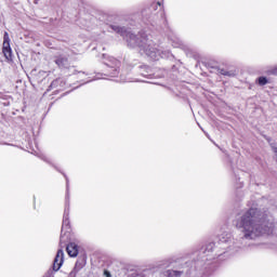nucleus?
Returning a JSON list of instances; mask_svg holds the SVG:
<instances>
[{
	"label": "nucleus",
	"instance_id": "obj_1",
	"mask_svg": "<svg viewBox=\"0 0 277 277\" xmlns=\"http://www.w3.org/2000/svg\"><path fill=\"white\" fill-rule=\"evenodd\" d=\"M238 226L242 228L243 239H256L263 237V235H272L274 233L272 216L254 208L242 214Z\"/></svg>",
	"mask_w": 277,
	"mask_h": 277
},
{
	"label": "nucleus",
	"instance_id": "obj_2",
	"mask_svg": "<svg viewBox=\"0 0 277 277\" xmlns=\"http://www.w3.org/2000/svg\"><path fill=\"white\" fill-rule=\"evenodd\" d=\"M113 31H116L117 34H121L123 38H126L128 44L132 48L138 47L140 52L147 57H150L151 60H159V57H166V55L161 54V51L155 48V43L153 40L133 35L131 31H127L126 28H122L120 26H111Z\"/></svg>",
	"mask_w": 277,
	"mask_h": 277
},
{
	"label": "nucleus",
	"instance_id": "obj_3",
	"mask_svg": "<svg viewBox=\"0 0 277 277\" xmlns=\"http://www.w3.org/2000/svg\"><path fill=\"white\" fill-rule=\"evenodd\" d=\"M217 246L221 250H233L235 248V241H233V235L228 232H224L223 234L219 235Z\"/></svg>",
	"mask_w": 277,
	"mask_h": 277
},
{
	"label": "nucleus",
	"instance_id": "obj_4",
	"mask_svg": "<svg viewBox=\"0 0 277 277\" xmlns=\"http://www.w3.org/2000/svg\"><path fill=\"white\" fill-rule=\"evenodd\" d=\"M2 52L5 60H12V47H10V35L4 32Z\"/></svg>",
	"mask_w": 277,
	"mask_h": 277
},
{
	"label": "nucleus",
	"instance_id": "obj_5",
	"mask_svg": "<svg viewBox=\"0 0 277 277\" xmlns=\"http://www.w3.org/2000/svg\"><path fill=\"white\" fill-rule=\"evenodd\" d=\"M104 64L109 68H114L113 77H116V74L118 72V68H120V61H118L114 56H107L106 60L104 61Z\"/></svg>",
	"mask_w": 277,
	"mask_h": 277
},
{
	"label": "nucleus",
	"instance_id": "obj_6",
	"mask_svg": "<svg viewBox=\"0 0 277 277\" xmlns=\"http://www.w3.org/2000/svg\"><path fill=\"white\" fill-rule=\"evenodd\" d=\"M63 264H64V250L60 249L56 253V256L53 263L54 272H60Z\"/></svg>",
	"mask_w": 277,
	"mask_h": 277
},
{
	"label": "nucleus",
	"instance_id": "obj_7",
	"mask_svg": "<svg viewBox=\"0 0 277 277\" xmlns=\"http://www.w3.org/2000/svg\"><path fill=\"white\" fill-rule=\"evenodd\" d=\"M64 230H65V233H68V230H70V221L68 220L67 214H64V216H63V226H62L61 239H64Z\"/></svg>",
	"mask_w": 277,
	"mask_h": 277
},
{
	"label": "nucleus",
	"instance_id": "obj_8",
	"mask_svg": "<svg viewBox=\"0 0 277 277\" xmlns=\"http://www.w3.org/2000/svg\"><path fill=\"white\" fill-rule=\"evenodd\" d=\"M66 250L69 256L75 258L77 256V254H79V249L77 248V243L75 242L69 243Z\"/></svg>",
	"mask_w": 277,
	"mask_h": 277
},
{
	"label": "nucleus",
	"instance_id": "obj_9",
	"mask_svg": "<svg viewBox=\"0 0 277 277\" xmlns=\"http://www.w3.org/2000/svg\"><path fill=\"white\" fill-rule=\"evenodd\" d=\"M55 64H57V66H60V68H66V66H68V58L58 57V58L55 61Z\"/></svg>",
	"mask_w": 277,
	"mask_h": 277
},
{
	"label": "nucleus",
	"instance_id": "obj_10",
	"mask_svg": "<svg viewBox=\"0 0 277 277\" xmlns=\"http://www.w3.org/2000/svg\"><path fill=\"white\" fill-rule=\"evenodd\" d=\"M213 248H217V247H215V243H214V242H211V243H209V245L207 246L206 251H207V252H213Z\"/></svg>",
	"mask_w": 277,
	"mask_h": 277
},
{
	"label": "nucleus",
	"instance_id": "obj_11",
	"mask_svg": "<svg viewBox=\"0 0 277 277\" xmlns=\"http://www.w3.org/2000/svg\"><path fill=\"white\" fill-rule=\"evenodd\" d=\"M259 83H260V85H266V83H267V78H265V77H260V78H259Z\"/></svg>",
	"mask_w": 277,
	"mask_h": 277
},
{
	"label": "nucleus",
	"instance_id": "obj_12",
	"mask_svg": "<svg viewBox=\"0 0 277 277\" xmlns=\"http://www.w3.org/2000/svg\"><path fill=\"white\" fill-rule=\"evenodd\" d=\"M104 275H105L106 277H111V274H110L109 272H107V271L104 272Z\"/></svg>",
	"mask_w": 277,
	"mask_h": 277
},
{
	"label": "nucleus",
	"instance_id": "obj_13",
	"mask_svg": "<svg viewBox=\"0 0 277 277\" xmlns=\"http://www.w3.org/2000/svg\"><path fill=\"white\" fill-rule=\"evenodd\" d=\"M273 75H277V66L273 69Z\"/></svg>",
	"mask_w": 277,
	"mask_h": 277
},
{
	"label": "nucleus",
	"instance_id": "obj_14",
	"mask_svg": "<svg viewBox=\"0 0 277 277\" xmlns=\"http://www.w3.org/2000/svg\"><path fill=\"white\" fill-rule=\"evenodd\" d=\"M79 265V263H76V267Z\"/></svg>",
	"mask_w": 277,
	"mask_h": 277
}]
</instances>
